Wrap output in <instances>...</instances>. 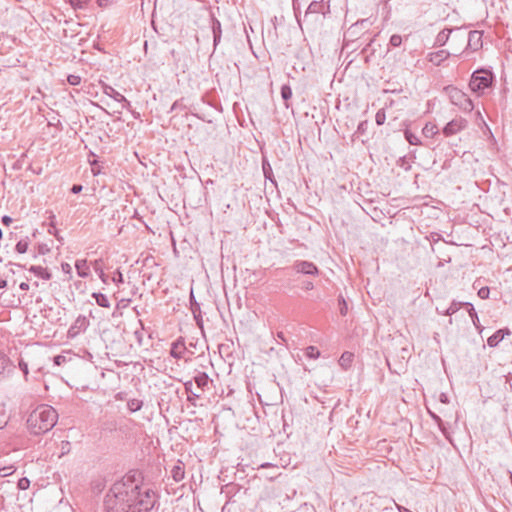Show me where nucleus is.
Listing matches in <instances>:
<instances>
[{
    "mask_svg": "<svg viewBox=\"0 0 512 512\" xmlns=\"http://www.w3.org/2000/svg\"><path fill=\"white\" fill-rule=\"evenodd\" d=\"M156 494L143 488L135 475H126L116 481L104 498L107 512H149L156 504Z\"/></svg>",
    "mask_w": 512,
    "mask_h": 512,
    "instance_id": "nucleus-1",
    "label": "nucleus"
},
{
    "mask_svg": "<svg viewBox=\"0 0 512 512\" xmlns=\"http://www.w3.org/2000/svg\"><path fill=\"white\" fill-rule=\"evenodd\" d=\"M58 413L49 405H40L33 410L28 419L27 427L34 435L50 431L57 423Z\"/></svg>",
    "mask_w": 512,
    "mask_h": 512,
    "instance_id": "nucleus-2",
    "label": "nucleus"
},
{
    "mask_svg": "<svg viewBox=\"0 0 512 512\" xmlns=\"http://www.w3.org/2000/svg\"><path fill=\"white\" fill-rule=\"evenodd\" d=\"M493 78L494 75L489 70H476L471 76L469 87L473 92L483 94L486 89L491 87Z\"/></svg>",
    "mask_w": 512,
    "mask_h": 512,
    "instance_id": "nucleus-3",
    "label": "nucleus"
},
{
    "mask_svg": "<svg viewBox=\"0 0 512 512\" xmlns=\"http://www.w3.org/2000/svg\"><path fill=\"white\" fill-rule=\"evenodd\" d=\"M446 91L452 104L458 106L464 112L473 110L472 100L463 91L456 87H447Z\"/></svg>",
    "mask_w": 512,
    "mask_h": 512,
    "instance_id": "nucleus-4",
    "label": "nucleus"
},
{
    "mask_svg": "<svg viewBox=\"0 0 512 512\" xmlns=\"http://www.w3.org/2000/svg\"><path fill=\"white\" fill-rule=\"evenodd\" d=\"M468 125V122L466 119L459 117L451 120L448 122L445 127L443 128V134L445 136H451L454 135L462 130H464Z\"/></svg>",
    "mask_w": 512,
    "mask_h": 512,
    "instance_id": "nucleus-5",
    "label": "nucleus"
},
{
    "mask_svg": "<svg viewBox=\"0 0 512 512\" xmlns=\"http://www.w3.org/2000/svg\"><path fill=\"white\" fill-rule=\"evenodd\" d=\"M293 269L297 273H301L304 275H313L314 276V275L319 274L318 267L313 262H310V261H304V260L295 261V263L293 264Z\"/></svg>",
    "mask_w": 512,
    "mask_h": 512,
    "instance_id": "nucleus-6",
    "label": "nucleus"
},
{
    "mask_svg": "<svg viewBox=\"0 0 512 512\" xmlns=\"http://www.w3.org/2000/svg\"><path fill=\"white\" fill-rule=\"evenodd\" d=\"M103 93L113 98L115 101L122 103L123 108L128 109L130 107V102L125 98V96L115 90L112 86L107 84L103 85Z\"/></svg>",
    "mask_w": 512,
    "mask_h": 512,
    "instance_id": "nucleus-7",
    "label": "nucleus"
},
{
    "mask_svg": "<svg viewBox=\"0 0 512 512\" xmlns=\"http://www.w3.org/2000/svg\"><path fill=\"white\" fill-rule=\"evenodd\" d=\"M482 36L483 33L478 30H473L468 33L467 38V48L471 49L472 51H477L480 48H482L483 42H482Z\"/></svg>",
    "mask_w": 512,
    "mask_h": 512,
    "instance_id": "nucleus-8",
    "label": "nucleus"
},
{
    "mask_svg": "<svg viewBox=\"0 0 512 512\" xmlns=\"http://www.w3.org/2000/svg\"><path fill=\"white\" fill-rule=\"evenodd\" d=\"M186 350L185 341L182 337L178 338L172 343L170 354L176 359L182 358L184 351Z\"/></svg>",
    "mask_w": 512,
    "mask_h": 512,
    "instance_id": "nucleus-9",
    "label": "nucleus"
},
{
    "mask_svg": "<svg viewBox=\"0 0 512 512\" xmlns=\"http://www.w3.org/2000/svg\"><path fill=\"white\" fill-rule=\"evenodd\" d=\"M465 303L466 302H460V301H452V303L450 304V306L441 311L438 307L436 308V311L437 313L439 314H443V315H447V316H452L453 314H455L456 312L459 311L460 308L462 307H465Z\"/></svg>",
    "mask_w": 512,
    "mask_h": 512,
    "instance_id": "nucleus-10",
    "label": "nucleus"
},
{
    "mask_svg": "<svg viewBox=\"0 0 512 512\" xmlns=\"http://www.w3.org/2000/svg\"><path fill=\"white\" fill-rule=\"evenodd\" d=\"M29 271L32 272L37 277L44 280H50L52 277V274L47 270V268H44L42 266H31L29 268Z\"/></svg>",
    "mask_w": 512,
    "mask_h": 512,
    "instance_id": "nucleus-11",
    "label": "nucleus"
},
{
    "mask_svg": "<svg viewBox=\"0 0 512 512\" xmlns=\"http://www.w3.org/2000/svg\"><path fill=\"white\" fill-rule=\"evenodd\" d=\"M75 268L77 270V274L79 277L86 278L89 275V267L87 265V261L85 259L77 260L75 263Z\"/></svg>",
    "mask_w": 512,
    "mask_h": 512,
    "instance_id": "nucleus-12",
    "label": "nucleus"
},
{
    "mask_svg": "<svg viewBox=\"0 0 512 512\" xmlns=\"http://www.w3.org/2000/svg\"><path fill=\"white\" fill-rule=\"evenodd\" d=\"M194 381L200 390H204L209 382V376L205 372H199L195 377Z\"/></svg>",
    "mask_w": 512,
    "mask_h": 512,
    "instance_id": "nucleus-13",
    "label": "nucleus"
},
{
    "mask_svg": "<svg viewBox=\"0 0 512 512\" xmlns=\"http://www.w3.org/2000/svg\"><path fill=\"white\" fill-rule=\"evenodd\" d=\"M504 339V330H497L493 335L487 339V344L490 347H496Z\"/></svg>",
    "mask_w": 512,
    "mask_h": 512,
    "instance_id": "nucleus-14",
    "label": "nucleus"
},
{
    "mask_svg": "<svg viewBox=\"0 0 512 512\" xmlns=\"http://www.w3.org/2000/svg\"><path fill=\"white\" fill-rule=\"evenodd\" d=\"M353 358H354V354L351 353V352H344L340 359H339V365L344 368V369H348L350 366H351V363L353 361Z\"/></svg>",
    "mask_w": 512,
    "mask_h": 512,
    "instance_id": "nucleus-15",
    "label": "nucleus"
},
{
    "mask_svg": "<svg viewBox=\"0 0 512 512\" xmlns=\"http://www.w3.org/2000/svg\"><path fill=\"white\" fill-rule=\"evenodd\" d=\"M185 391L187 392V400L195 405L194 400L200 397V394L193 391V382L187 381L184 383Z\"/></svg>",
    "mask_w": 512,
    "mask_h": 512,
    "instance_id": "nucleus-16",
    "label": "nucleus"
},
{
    "mask_svg": "<svg viewBox=\"0 0 512 512\" xmlns=\"http://www.w3.org/2000/svg\"><path fill=\"white\" fill-rule=\"evenodd\" d=\"M92 297L95 299L97 305H99L100 307H103V308L110 307V302L106 295H104L102 293L94 292L92 294Z\"/></svg>",
    "mask_w": 512,
    "mask_h": 512,
    "instance_id": "nucleus-17",
    "label": "nucleus"
},
{
    "mask_svg": "<svg viewBox=\"0 0 512 512\" xmlns=\"http://www.w3.org/2000/svg\"><path fill=\"white\" fill-rule=\"evenodd\" d=\"M213 38H214V46H217L221 40V24L218 20L213 21L212 25Z\"/></svg>",
    "mask_w": 512,
    "mask_h": 512,
    "instance_id": "nucleus-18",
    "label": "nucleus"
},
{
    "mask_svg": "<svg viewBox=\"0 0 512 512\" xmlns=\"http://www.w3.org/2000/svg\"><path fill=\"white\" fill-rule=\"evenodd\" d=\"M422 133L425 137L431 138L438 133V128L435 124L427 123L422 129Z\"/></svg>",
    "mask_w": 512,
    "mask_h": 512,
    "instance_id": "nucleus-19",
    "label": "nucleus"
},
{
    "mask_svg": "<svg viewBox=\"0 0 512 512\" xmlns=\"http://www.w3.org/2000/svg\"><path fill=\"white\" fill-rule=\"evenodd\" d=\"M465 308L467 309V312L469 316L471 317V320L475 327H479V318L477 315V312L475 311L474 306L471 303H465Z\"/></svg>",
    "mask_w": 512,
    "mask_h": 512,
    "instance_id": "nucleus-20",
    "label": "nucleus"
},
{
    "mask_svg": "<svg viewBox=\"0 0 512 512\" xmlns=\"http://www.w3.org/2000/svg\"><path fill=\"white\" fill-rule=\"evenodd\" d=\"M143 406V401L139 399H130L127 402V408L130 412H137Z\"/></svg>",
    "mask_w": 512,
    "mask_h": 512,
    "instance_id": "nucleus-21",
    "label": "nucleus"
},
{
    "mask_svg": "<svg viewBox=\"0 0 512 512\" xmlns=\"http://www.w3.org/2000/svg\"><path fill=\"white\" fill-rule=\"evenodd\" d=\"M171 474H172L173 479L176 482H179L184 478V475H185L184 468L179 465H175L171 470Z\"/></svg>",
    "mask_w": 512,
    "mask_h": 512,
    "instance_id": "nucleus-22",
    "label": "nucleus"
},
{
    "mask_svg": "<svg viewBox=\"0 0 512 512\" xmlns=\"http://www.w3.org/2000/svg\"><path fill=\"white\" fill-rule=\"evenodd\" d=\"M323 4L320 1H312L306 11V14H318L321 12Z\"/></svg>",
    "mask_w": 512,
    "mask_h": 512,
    "instance_id": "nucleus-23",
    "label": "nucleus"
},
{
    "mask_svg": "<svg viewBox=\"0 0 512 512\" xmlns=\"http://www.w3.org/2000/svg\"><path fill=\"white\" fill-rule=\"evenodd\" d=\"M262 169H263L265 178L270 180L272 183H275V180L273 178L272 168L266 160H263Z\"/></svg>",
    "mask_w": 512,
    "mask_h": 512,
    "instance_id": "nucleus-24",
    "label": "nucleus"
},
{
    "mask_svg": "<svg viewBox=\"0 0 512 512\" xmlns=\"http://www.w3.org/2000/svg\"><path fill=\"white\" fill-rule=\"evenodd\" d=\"M405 139L408 141L410 145H420L421 141L416 134L411 132L410 130H406L404 133Z\"/></svg>",
    "mask_w": 512,
    "mask_h": 512,
    "instance_id": "nucleus-25",
    "label": "nucleus"
},
{
    "mask_svg": "<svg viewBox=\"0 0 512 512\" xmlns=\"http://www.w3.org/2000/svg\"><path fill=\"white\" fill-rule=\"evenodd\" d=\"M93 267H94V270L96 273H98L100 279L104 282V283H107V276L105 275L103 269H102V261L101 260H96L94 263H93Z\"/></svg>",
    "mask_w": 512,
    "mask_h": 512,
    "instance_id": "nucleus-26",
    "label": "nucleus"
},
{
    "mask_svg": "<svg viewBox=\"0 0 512 512\" xmlns=\"http://www.w3.org/2000/svg\"><path fill=\"white\" fill-rule=\"evenodd\" d=\"M29 247V240L28 238L21 239L17 242L15 249L18 253L23 254L26 253Z\"/></svg>",
    "mask_w": 512,
    "mask_h": 512,
    "instance_id": "nucleus-27",
    "label": "nucleus"
},
{
    "mask_svg": "<svg viewBox=\"0 0 512 512\" xmlns=\"http://www.w3.org/2000/svg\"><path fill=\"white\" fill-rule=\"evenodd\" d=\"M9 364V358L2 351H0V376L4 373Z\"/></svg>",
    "mask_w": 512,
    "mask_h": 512,
    "instance_id": "nucleus-28",
    "label": "nucleus"
},
{
    "mask_svg": "<svg viewBox=\"0 0 512 512\" xmlns=\"http://www.w3.org/2000/svg\"><path fill=\"white\" fill-rule=\"evenodd\" d=\"M191 301H192V302H191V303H192V304H191V310H192V312H193L194 318H195V319H196V321H197V324H198V325H200V322H201L202 320H201V318H200V317H198V315L196 314V313H197V311H199V310H200V308H199L198 303L195 301L193 294H191Z\"/></svg>",
    "mask_w": 512,
    "mask_h": 512,
    "instance_id": "nucleus-29",
    "label": "nucleus"
},
{
    "mask_svg": "<svg viewBox=\"0 0 512 512\" xmlns=\"http://www.w3.org/2000/svg\"><path fill=\"white\" fill-rule=\"evenodd\" d=\"M450 33L451 30H442L441 32H439L436 39L437 42L441 45L445 44L449 38Z\"/></svg>",
    "mask_w": 512,
    "mask_h": 512,
    "instance_id": "nucleus-30",
    "label": "nucleus"
},
{
    "mask_svg": "<svg viewBox=\"0 0 512 512\" xmlns=\"http://www.w3.org/2000/svg\"><path fill=\"white\" fill-rule=\"evenodd\" d=\"M338 306H339V311H340V314L342 316H345L348 312V305L346 303V300L344 299L343 296H339L338 298Z\"/></svg>",
    "mask_w": 512,
    "mask_h": 512,
    "instance_id": "nucleus-31",
    "label": "nucleus"
},
{
    "mask_svg": "<svg viewBox=\"0 0 512 512\" xmlns=\"http://www.w3.org/2000/svg\"><path fill=\"white\" fill-rule=\"evenodd\" d=\"M281 97L284 101H288L292 97V89L289 85H283L281 87Z\"/></svg>",
    "mask_w": 512,
    "mask_h": 512,
    "instance_id": "nucleus-32",
    "label": "nucleus"
},
{
    "mask_svg": "<svg viewBox=\"0 0 512 512\" xmlns=\"http://www.w3.org/2000/svg\"><path fill=\"white\" fill-rule=\"evenodd\" d=\"M306 356L317 359L320 356V351L315 346H309L306 348Z\"/></svg>",
    "mask_w": 512,
    "mask_h": 512,
    "instance_id": "nucleus-33",
    "label": "nucleus"
},
{
    "mask_svg": "<svg viewBox=\"0 0 512 512\" xmlns=\"http://www.w3.org/2000/svg\"><path fill=\"white\" fill-rule=\"evenodd\" d=\"M386 120V114L383 109L378 110V112L375 115V122L377 125H383Z\"/></svg>",
    "mask_w": 512,
    "mask_h": 512,
    "instance_id": "nucleus-34",
    "label": "nucleus"
},
{
    "mask_svg": "<svg viewBox=\"0 0 512 512\" xmlns=\"http://www.w3.org/2000/svg\"><path fill=\"white\" fill-rule=\"evenodd\" d=\"M389 43L393 47H399L402 43V37L398 34H394L391 36Z\"/></svg>",
    "mask_w": 512,
    "mask_h": 512,
    "instance_id": "nucleus-35",
    "label": "nucleus"
},
{
    "mask_svg": "<svg viewBox=\"0 0 512 512\" xmlns=\"http://www.w3.org/2000/svg\"><path fill=\"white\" fill-rule=\"evenodd\" d=\"M29 485H30V481L28 478L26 477H23V478H20L18 483H17V486L20 490H26L29 488Z\"/></svg>",
    "mask_w": 512,
    "mask_h": 512,
    "instance_id": "nucleus-36",
    "label": "nucleus"
},
{
    "mask_svg": "<svg viewBox=\"0 0 512 512\" xmlns=\"http://www.w3.org/2000/svg\"><path fill=\"white\" fill-rule=\"evenodd\" d=\"M67 81L70 85L76 86L81 83V77L78 75H69Z\"/></svg>",
    "mask_w": 512,
    "mask_h": 512,
    "instance_id": "nucleus-37",
    "label": "nucleus"
},
{
    "mask_svg": "<svg viewBox=\"0 0 512 512\" xmlns=\"http://www.w3.org/2000/svg\"><path fill=\"white\" fill-rule=\"evenodd\" d=\"M489 294H490V289L489 287H482L478 290V296L481 298V299H488L489 298Z\"/></svg>",
    "mask_w": 512,
    "mask_h": 512,
    "instance_id": "nucleus-38",
    "label": "nucleus"
},
{
    "mask_svg": "<svg viewBox=\"0 0 512 512\" xmlns=\"http://www.w3.org/2000/svg\"><path fill=\"white\" fill-rule=\"evenodd\" d=\"M112 280H113V282H115L116 284L123 283V282H124V280H123V275H122V273H121L119 270H117V271L115 272V275L113 276V279H112Z\"/></svg>",
    "mask_w": 512,
    "mask_h": 512,
    "instance_id": "nucleus-39",
    "label": "nucleus"
},
{
    "mask_svg": "<svg viewBox=\"0 0 512 512\" xmlns=\"http://www.w3.org/2000/svg\"><path fill=\"white\" fill-rule=\"evenodd\" d=\"M53 361H54V364L55 365H62L63 363H65L66 361V357L63 356V355H56L54 358H53Z\"/></svg>",
    "mask_w": 512,
    "mask_h": 512,
    "instance_id": "nucleus-40",
    "label": "nucleus"
},
{
    "mask_svg": "<svg viewBox=\"0 0 512 512\" xmlns=\"http://www.w3.org/2000/svg\"><path fill=\"white\" fill-rule=\"evenodd\" d=\"M184 106L182 105V101L181 100H176L172 106H171V109H170V112H173V111H177L178 109H182Z\"/></svg>",
    "mask_w": 512,
    "mask_h": 512,
    "instance_id": "nucleus-41",
    "label": "nucleus"
},
{
    "mask_svg": "<svg viewBox=\"0 0 512 512\" xmlns=\"http://www.w3.org/2000/svg\"><path fill=\"white\" fill-rule=\"evenodd\" d=\"M19 368L21 369V371L24 373L25 376L28 375L29 373V370H28V364L26 362H24L23 360H21L19 362Z\"/></svg>",
    "mask_w": 512,
    "mask_h": 512,
    "instance_id": "nucleus-42",
    "label": "nucleus"
},
{
    "mask_svg": "<svg viewBox=\"0 0 512 512\" xmlns=\"http://www.w3.org/2000/svg\"><path fill=\"white\" fill-rule=\"evenodd\" d=\"M444 53H445V51H443V50L439 51L438 53L435 54V57L431 58V61H433V62L437 61L439 63L442 60V57H443Z\"/></svg>",
    "mask_w": 512,
    "mask_h": 512,
    "instance_id": "nucleus-43",
    "label": "nucleus"
},
{
    "mask_svg": "<svg viewBox=\"0 0 512 512\" xmlns=\"http://www.w3.org/2000/svg\"><path fill=\"white\" fill-rule=\"evenodd\" d=\"M82 189H83V186H82V185H80V184H74V185L71 187V192H72L73 194H78V193H80V192L82 191Z\"/></svg>",
    "mask_w": 512,
    "mask_h": 512,
    "instance_id": "nucleus-44",
    "label": "nucleus"
},
{
    "mask_svg": "<svg viewBox=\"0 0 512 512\" xmlns=\"http://www.w3.org/2000/svg\"><path fill=\"white\" fill-rule=\"evenodd\" d=\"M1 222L3 225L5 226H8L12 223V218L8 215H4L2 218H1Z\"/></svg>",
    "mask_w": 512,
    "mask_h": 512,
    "instance_id": "nucleus-45",
    "label": "nucleus"
},
{
    "mask_svg": "<svg viewBox=\"0 0 512 512\" xmlns=\"http://www.w3.org/2000/svg\"><path fill=\"white\" fill-rule=\"evenodd\" d=\"M76 325H78L79 327H82V326H85L86 325V317L84 316H79L77 319H76Z\"/></svg>",
    "mask_w": 512,
    "mask_h": 512,
    "instance_id": "nucleus-46",
    "label": "nucleus"
},
{
    "mask_svg": "<svg viewBox=\"0 0 512 512\" xmlns=\"http://www.w3.org/2000/svg\"><path fill=\"white\" fill-rule=\"evenodd\" d=\"M366 128H367V122L366 121L360 122L358 125V128H357V132L363 133L366 130Z\"/></svg>",
    "mask_w": 512,
    "mask_h": 512,
    "instance_id": "nucleus-47",
    "label": "nucleus"
},
{
    "mask_svg": "<svg viewBox=\"0 0 512 512\" xmlns=\"http://www.w3.org/2000/svg\"><path fill=\"white\" fill-rule=\"evenodd\" d=\"M305 290H312L314 288V284L311 281H304L303 286Z\"/></svg>",
    "mask_w": 512,
    "mask_h": 512,
    "instance_id": "nucleus-48",
    "label": "nucleus"
},
{
    "mask_svg": "<svg viewBox=\"0 0 512 512\" xmlns=\"http://www.w3.org/2000/svg\"><path fill=\"white\" fill-rule=\"evenodd\" d=\"M432 418L438 424L439 427L443 426V421H442V419L438 415L432 414Z\"/></svg>",
    "mask_w": 512,
    "mask_h": 512,
    "instance_id": "nucleus-49",
    "label": "nucleus"
},
{
    "mask_svg": "<svg viewBox=\"0 0 512 512\" xmlns=\"http://www.w3.org/2000/svg\"><path fill=\"white\" fill-rule=\"evenodd\" d=\"M48 251H49V248L46 245H40L39 246V253L40 254H45Z\"/></svg>",
    "mask_w": 512,
    "mask_h": 512,
    "instance_id": "nucleus-50",
    "label": "nucleus"
},
{
    "mask_svg": "<svg viewBox=\"0 0 512 512\" xmlns=\"http://www.w3.org/2000/svg\"><path fill=\"white\" fill-rule=\"evenodd\" d=\"M439 429L442 431V433L444 434V436H445L449 441H451V440H450V438H449V435H448V432H447V430H446V426H445V424H444V423H443V426H442V427H439Z\"/></svg>",
    "mask_w": 512,
    "mask_h": 512,
    "instance_id": "nucleus-51",
    "label": "nucleus"
},
{
    "mask_svg": "<svg viewBox=\"0 0 512 512\" xmlns=\"http://www.w3.org/2000/svg\"><path fill=\"white\" fill-rule=\"evenodd\" d=\"M19 288L23 291H27V290H29V284L26 282H21L19 285Z\"/></svg>",
    "mask_w": 512,
    "mask_h": 512,
    "instance_id": "nucleus-52",
    "label": "nucleus"
},
{
    "mask_svg": "<svg viewBox=\"0 0 512 512\" xmlns=\"http://www.w3.org/2000/svg\"><path fill=\"white\" fill-rule=\"evenodd\" d=\"M62 269H63L64 272L70 273L71 266L69 264H67V263H64V264H62Z\"/></svg>",
    "mask_w": 512,
    "mask_h": 512,
    "instance_id": "nucleus-53",
    "label": "nucleus"
},
{
    "mask_svg": "<svg viewBox=\"0 0 512 512\" xmlns=\"http://www.w3.org/2000/svg\"><path fill=\"white\" fill-rule=\"evenodd\" d=\"M396 507L399 512H411L409 509L405 508L404 506L396 504Z\"/></svg>",
    "mask_w": 512,
    "mask_h": 512,
    "instance_id": "nucleus-54",
    "label": "nucleus"
},
{
    "mask_svg": "<svg viewBox=\"0 0 512 512\" xmlns=\"http://www.w3.org/2000/svg\"><path fill=\"white\" fill-rule=\"evenodd\" d=\"M7 286V281L5 279L0 278V289H3Z\"/></svg>",
    "mask_w": 512,
    "mask_h": 512,
    "instance_id": "nucleus-55",
    "label": "nucleus"
},
{
    "mask_svg": "<svg viewBox=\"0 0 512 512\" xmlns=\"http://www.w3.org/2000/svg\"><path fill=\"white\" fill-rule=\"evenodd\" d=\"M135 336L137 337L139 342H141V333L139 331H135Z\"/></svg>",
    "mask_w": 512,
    "mask_h": 512,
    "instance_id": "nucleus-56",
    "label": "nucleus"
},
{
    "mask_svg": "<svg viewBox=\"0 0 512 512\" xmlns=\"http://www.w3.org/2000/svg\"><path fill=\"white\" fill-rule=\"evenodd\" d=\"M277 336H278V338H280L281 340H283V341L285 340V339H284L283 332H278V333H277Z\"/></svg>",
    "mask_w": 512,
    "mask_h": 512,
    "instance_id": "nucleus-57",
    "label": "nucleus"
},
{
    "mask_svg": "<svg viewBox=\"0 0 512 512\" xmlns=\"http://www.w3.org/2000/svg\"><path fill=\"white\" fill-rule=\"evenodd\" d=\"M441 402H443V403H446V402H447V397H446V395H444V394H442V395H441Z\"/></svg>",
    "mask_w": 512,
    "mask_h": 512,
    "instance_id": "nucleus-58",
    "label": "nucleus"
},
{
    "mask_svg": "<svg viewBox=\"0 0 512 512\" xmlns=\"http://www.w3.org/2000/svg\"><path fill=\"white\" fill-rule=\"evenodd\" d=\"M503 330H504V336H505V335H510V334H511V332H510V330H509L508 328H505V329H503Z\"/></svg>",
    "mask_w": 512,
    "mask_h": 512,
    "instance_id": "nucleus-59",
    "label": "nucleus"
},
{
    "mask_svg": "<svg viewBox=\"0 0 512 512\" xmlns=\"http://www.w3.org/2000/svg\"><path fill=\"white\" fill-rule=\"evenodd\" d=\"M52 228H53L54 230L49 229V233H51V234L53 233V234L55 235V233H56V227H55L54 225H52Z\"/></svg>",
    "mask_w": 512,
    "mask_h": 512,
    "instance_id": "nucleus-60",
    "label": "nucleus"
},
{
    "mask_svg": "<svg viewBox=\"0 0 512 512\" xmlns=\"http://www.w3.org/2000/svg\"><path fill=\"white\" fill-rule=\"evenodd\" d=\"M55 236H56V238H57V240H58V241H60V242H62V241H63V238H62V237H60V236H58V235H57V233H55Z\"/></svg>",
    "mask_w": 512,
    "mask_h": 512,
    "instance_id": "nucleus-61",
    "label": "nucleus"
},
{
    "mask_svg": "<svg viewBox=\"0 0 512 512\" xmlns=\"http://www.w3.org/2000/svg\"><path fill=\"white\" fill-rule=\"evenodd\" d=\"M476 114H477V116H478L479 118H482V117H481V113H480L479 111H477V113H476Z\"/></svg>",
    "mask_w": 512,
    "mask_h": 512,
    "instance_id": "nucleus-62",
    "label": "nucleus"
},
{
    "mask_svg": "<svg viewBox=\"0 0 512 512\" xmlns=\"http://www.w3.org/2000/svg\"><path fill=\"white\" fill-rule=\"evenodd\" d=\"M2 235H3V233H2V230L0 229V239L2 238Z\"/></svg>",
    "mask_w": 512,
    "mask_h": 512,
    "instance_id": "nucleus-63",
    "label": "nucleus"
}]
</instances>
